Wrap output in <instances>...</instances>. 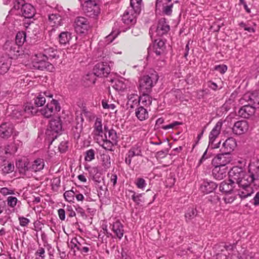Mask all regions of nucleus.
<instances>
[{"instance_id":"obj_1","label":"nucleus","mask_w":259,"mask_h":259,"mask_svg":"<svg viewBox=\"0 0 259 259\" xmlns=\"http://www.w3.org/2000/svg\"><path fill=\"white\" fill-rule=\"evenodd\" d=\"M240 166H235L228 172L229 179L223 181L219 189L224 194L237 190L241 199H245L253 193L252 185L254 179L259 178V163L253 161L249 166L248 172L244 171L242 166H245V160L238 161Z\"/></svg>"},{"instance_id":"obj_2","label":"nucleus","mask_w":259,"mask_h":259,"mask_svg":"<svg viewBox=\"0 0 259 259\" xmlns=\"http://www.w3.org/2000/svg\"><path fill=\"white\" fill-rule=\"evenodd\" d=\"M142 0H131L130 6L124 13L121 21L115 24V28L118 27L120 31H125L136 22V17L141 10Z\"/></svg>"},{"instance_id":"obj_3","label":"nucleus","mask_w":259,"mask_h":259,"mask_svg":"<svg viewBox=\"0 0 259 259\" xmlns=\"http://www.w3.org/2000/svg\"><path fill=\"white\" fill-rule=\"evenodd\" d=\"M158 75L155 71L143 76L140 80L139 90L143 94H148L158 79Z\"/></svg>"},{"instance_id":"obj_4","label":"nucleus","mask_w":259,"mask_h":259,"mask_svg":"<svg viewBox=\"0 0 259 259\" xmlns=\"http://www.w3.org/2000/svg\"><path fill=\"white\" fill-rule=\"evenodd\" d=\"M48 60L47 57L41 53L35 54L31 57V64L34 68L52 71L53 66Z\"/></svg>"},{"instance_id":"obj_5","label":"nucleus","mask_w":259,"mask_h":259,"mask_svg":"<svg viewBox=\"0 0 259 259\" xmlns=\"http://www.w3.org/2000/svg\"><path fill=\"white\" fill-rule=\"evenodd\" d=\"M169 30V26L165 21L164 18L159 20L157 25L151 26L149 34L151 39H154L157 36H161L166 33Z\"/></svg>"},{"instance_id":"obj_6","label":"nucleus","mask_w":259,"mask_h":259,"mask_svg":"<svg viewBox=\"0 0 259 259\" xmlns=\"http://www.w3.org/2000/svg\"><path fill=\"white\" fill-rule=\"evenodd\" d=\"M60 110L61 107L58 101L52 99L46 107L40 110V112L44 117L48 118L57 114Z\"/></svg>"},{"instance_id":"obj_7","label":"nucleus","mask_w":259,"mask_h":259,"mask_svg":"<svg viewBox=\"0 0 259 259\" xmlns=\"http://www.w3.org/2000/svg\"><path fill=\"white\" fill-rule=\"evenodd\" d=\"M154 39V43L153 46L152 51H148V59L150 60L151 58L158 60L160 56L162 54L165 49L164 42L160 39Z\"/></svg>"},{"instance_id":"obj_8","label":"nucleus","mask_w":259,"mask_h":259,"mask_svg":"<svg viewBox=\"0 0 259 259\" xmlns=\"http://www.w3.org/2000/svg\"><path fill=\"white\" fill-rule=\"evenodd\" d=\"M3 49L11 59L19 56L22 52V48L12 40H7L3 46Z\"/></svg>"},{"instance_id":"obj_9","label":"nucleus","mask_w":259,"mask_h":259,"mask_svg":"<svg viewBox=\"0 0 259 259\" xmlns=\"http://www.w3.org/2000/svg\"><path fill=\"white\" fill-rule=\"evenodd\" d=\"M62 129V122L59 117L52 119L47 130L46 134L52 138H56L57 134L60 133Z\"/></svg>"},{"instance_id":"obj_10","label":"nucleus","mask_w":259,"mask_h":259,"mask_svg":"<svg viewBox=\"0 0 259 259\" xmlns=\"http://www.w3.org/2000/svg\"><path fill=\"white\" fill-rule=\"evenodd\" d=\"M95 114L93 112L83 110L79 115L76 116V128L78 130V132H80L83 128V124L84 120V118L87 120L91 121L95 118Z\"/></svg>"},{"instance_id":"obj_11","label":"nucleus","mask_w":259,"mask_h":259,"mask_svg":"<svg viewBox=\"0 0 259 259\" xmlns=\"http://www.w3.org/2000/svg\"><path fill=\"white\" fill-rule=\"evenodd\" d=\"M84 7V10L87 14L91 17L97 16L100 13L99 7L92 0H79Z\"/></svg>"},{"instance_id":"obj_12","label":"nucleus","mask_w":259,"mask_h":259,"mask_svg":"<svg viewBox=\"0 0 259 259\" xmlns=\"http://www.w3.org/2000/svg\"><path fill=\"white\" fill-rule=\"evenodd\" d=\"M240 102L241 104L247 103V104L254 106V108H257L259 106V93L257 92L247 93L243 95L240 100Z\"/></svg>"},{"instance_id":"obj_13","label":"nucleus","mask_w":259,"mask_h":259,"mask_svg":"<svg viewBox=\"0 0 259 259\" xmlns=\"http://www.w3.org/2000/svg\"><path fill=\"white\" fill-rule=\"evenodd\" d=\"M88 20L84 17H79L74 21V28L77 33L83 34L86 33L90 28Z\"/></svg>"},{"instance_id":"obj_14","label":"nucleus","mask_w":259,"mask_h":259,"mask_svg":"<svg viewBox=\"0 0 259 259\" xmlns=\"http://www.w3.org/2000/svg\"><path fill=\"white\" fill-rule=\"evenodd\" d=\"M45 166L44 159L37 158L34 160L31 163L25 162L23 163V169L24 171L30 170L34 172L39 171L41 170Z\"/></svg>"},{"instance_id":"obj_15","label":"nucleus","mask_w":259,"mask_h":259,"mask_svg":"<svg viewBox=\"0 0 259 259\" xmlns=\"http://www.w3.org/2000/svg\"><path fill=\"white\" fill-rule=\"evenodd\" d=\"M231 160L232 157L230 155L224 152V153L217 155L212 159V163L214 166L227 167L226 165L229 164Z\"/></svg>"},{"instance_id":"obj_16","label":"nucleus","mask_w":259,"mask_h":259,"mask_svg":"<svg viewBox=\"0 0 259 259\" xmlns=\"http://www.w3.org/2000/svg\"><path fill=\"white\" fill-rule=\"evenodd\" d=\"M110 72V68L107 63L100 62L94 67V73L96 76H107Z\"/></svg>"},{"instance_id":"obj_17","label":"nucleus","mask_w":259,"mask_h":259,"mask_svg":"<svg viewBox=\"0 0 259 259\" xmlns=\"http://www.w3.org/2000/svg\"><path fill=\"white\" fill-rule=\"evenodd\" d=\"M14 131L13 124L11 122H5L0 125V137L8 139L13 134Z\"/></svg>"},{"instance_id":"obj_18","label":"nucleus","mask_w":259,"mask_h":259,"mask_svg":"<svg viewBox=\"0 0 259 259\" xmlns=\"http://www.w3.org/2000/svg\"><path fill=\"white\" fill-rule=\"evenodd\" d=\"M222 123L221 122H218L210 132L209 135V146L211 148H218V146H213V144L216 138L220 135L222 128Z\"/></svg>"},{"instance_id":"obj_19","label":"nucleus","mask_w":259,"mask_h":259,"mask_svg":"<svg viewBox=\"0 0 259 259\" xmlns=\"http://www.w3.org/2000/svg\"><path fill=\"white\" fill-rule=\"evenodd\" d=\"M249 128L248 122L245 120L236 122L232 128L233 133L236 135H240L246 133Z\"/></svg>"},{"instance_id":"obj_20","label":"nucleus","mask_w":259,"mask_h":259,"mask_svg":"<svg viewBox=\"0 0 259 259\" xmlns=\"http://www.w3.org/2000/svg\"><path fill=\"white\" fill-rule=\"evenodd\" d=\"M110 228L117 238L119 239L122 238L124 232L123 225L119 220H115L112 223H111Z\"/></svg>"},{"instance_id":"obj_21","label":"nucleus","mask_w":259,"mask_h":259,"mask_svg":"<svg viewBox=\"0 0 259 259\" xmlns=\"http://www.w3.org/2000/svg\"><path fill=\"white\" fill-rule=\"evenodd\" d=\"M161 6H162V11L165 15H170L171 14L173 4L170 2V0H164L163 2L160 0H157L156 9H160Z\"/></svg>"},{"instance_id":"obj_22","label":"nucleus","mask_w":259,"mask_h":259,"mask_svg":"<svg viewBox=\"0 0 259 259\" xmlns=\"http://www.w3.org/2000/svg\"><path fill=\"white\" fill-rule=\"evenodd\" d=\"M238 111L239 115L243 118H248L255 112L254 106H252L250 104H245Z\"/></svg>"},{"instance_id":"obj_23","label":"nucleus","mask_w":259,"mask_h":259,"mask_svg":"<svg viewBox=\"0 0 259 259\" xmlns=\"http://www.w3.org/2000/svg\"><path fill=\"white\" fill-rule=\"evenodd\" d=\"M22 15L26 18H32L35 13V10L33 6L30 4H25L22 5L21 8Z\"/></svg>"},{"instance_id":"obj_24","label":"nucleus","mask_w":259,"mask_h":259,"mask_svg":"<svg viewBox=\"0 0 259 259\" xmlns=\"http://www.w3.org/2000/svg\"><path fill=\"white\" fill-rule=\"evenodd\" d=\"M128 83V80L120 78L112 81V87L115 90L122 92L127 88Z\"/></svg>"},{"instance_id":"obj_25","label":"nucleus","mask_w":259,"mask_h":259,"mask_svg":"<svg viewBox=\"0 0 259 259\" xmlns=\"http://www.w3.org/2000/svg\"><path fill=\"white\" fill-rule=\"evenodd\" d=\"M41 48L44 50L42 54L47 57L48 60L54 59L57 57V50L54 47L44 44H41Z\"/></svg>"},{"instance_id":"obj_26","label":"nucleus","mask_w":259,"mask_h":259,"mask_svg":"<svg viewBox=\"0 0 259 259\" xmlns=\"http://www.w3.org/2000/svg\"><path fill=\"white\" fill-rule=\"evenodd\" d=\"M227 172V167L214 166V168L212 169L213 176L215 179L219 180L223 179L226 176Z\"/></svg>"},{"instance_id":"obj_27","label":"nucleus","mask_w":259,"mask_h":259,"mask_svg":"<svg viewBox=\"0 0 259 259\" xmlns=\"http://www.w3.org/2000/svg\"><path fill=\"white\" fill-rule=\"evenodd\" d=\"M11 59L5 55L0 58V73L3 74L8 71L11 65Z\"/></svg>"},{"instance_id":"obj_28","label":"nucleus","mask_w":259,"mask_h":259,"mask_svg":"<svg viewBox=\"0 0 259 259\" xmlns=\"http://www.w3.org/2000/svg\"><path fill=\"white\" fill-rule=\"evenodd\" d=\"M236 145V140L234 138H229L227 139L223 145L224 152L230 154L234 150Z\"/></svg>"},{"instance_id":"obj_29","label":"nucleus","mask_w":259,"mask_h":259,"mask_svg":"<svg viewBox=\"0 0 259 259\" xmlns=\"http://www.w3.org/2000/svg\"><path fill=\"white\" fill-rule=\"evenodd\" d=\"M216 184L211 181H204L200 186V190L204 193L212 192L217 188Z\"/></svg>"},{"instance_id":"obj_30","label":"nucleus","mask_w":259,"mask_h":259,"mask_svg":"<svg viewBox=\"0 0 259 259\" xmlns=\"http://www.w3.org/2000/svg\"><path fill=\"white\" fill-rule=\"evenodd\" d=\"M3 164L0 166V169L4 175L10 174L14 170L15 166L13 163L6 159H1Z\"/></svg>"},{"instance_id":"obj_31","label":"nucleus","mask_w":259,"mask_h":259,"mask_svg":"<svg viewBox=\"0 0 259 259\" xmlns=\"http://www.w3.org/2000/svg\"><path fill=\"white\" fill-rule=\"evenodd\" d=\"M94 133L98 137H102L104 132L103 130L102 118L98 117L96 118L94 125Z\"/></svg>"},{"instance_id":"obj_32","label":"nucleus","mask_w":259,"mask_h":259,"mask_svg":"<svg viewBox=\"0 0 259 259\" xmlns=\"http://www.w3.org/2000/svg\"><path fill=\"white\" fill-rule=\"evenodd\" d=\"M22 108L24 118L32 116L35 114L37 111L36 107H34L30 103H27L24 105V107Z\"/></svg>"},{"instance_id":"obj_33","label":"nucleus","mask_w":259,"mask_h":259,"mask_svg":"<svg viewBox=\"0 0 259 259\" xmlns=\"http://www.w3.org/2000/svg\"><path fill=\"white\" fill-rule=\"evenodd\" d=\"M49 24L53 27H58L63 24L61 17L58 14H52L49 16Z\"/></svg>"},{"instance_id":"obj_34","label":"nucleus","mask_w":259,"mask_h":259,"mask_svg":"<svg viewBox=\"0 0 259 259\" xmlns=\"http://www.w3.org/2000/svg\"><path fill=\"white\" fill-rule=\"evenodd\" d=\"M135 114L137 118L140 121L145 120L149 117L147 109L143 106H140L136 109Z\"/></svg>"},{"instance_id":"obj_35","label":"nucleus","mask_w":259,"mask_h":259,"mask_svg":"<svg viewBox=\"0 0 259 259\" xmlns=\"http://www.w3.org/2000/svg\"><path fill=\"white\" fill-rule=\"evenodd\" d=\"M100 138L101 140H99V138H97V142L99 143V144L105 150L113 151L112 148L115 142L104 138L103 136L102 137Z\"/></svg>"},{"instance_id":"obj_36","label":"nucleus","mask_w":259,"mask_h":259,"mask_svg":"<svg viewBox=\"0 0 259 259\" xmlns=\"http://www.w3.org/2000/svg\"><path fill=\"white\" fill-rule=\"evenodd\" d=\"M224 194L223 200L226 204L232 203L239 196L237 190Z\"/></svg>"},{"instance_id":"obj_37","label":"nucleus","mask_w":259,"mask_h":259,"mask_svg":"<svg viewBox=\"0 0 259 259\" xmlns=\"http://www.w3.org/2000/svg\"><path fill=\"white\" fill-rule=\"evenodd\" d=\"M127 104L130 106L131 108H134V106L139 103V97L137 94V92L135 93H128L127 95Z\"/></svg>"},{"instance_id":"obj_38","label":"nucleus","mask_w":259,"mask_h":259,"mask_svg":"<svg viewBox=\"0 0 259 259\" xmlns=\"http://www.w3.org/2000/svg\"><path fill=\"white\" fill-rule=\"evenodd\" d=\"M127 154L129 155L130 157L141 156L142 151L140 144L137 143V144L132 146V147L128 151Z\"/></svg>"},{"instance_id":"obj_39","label":"nucleus","mask_w":259,"mask_h":259,"mask_svg":"<svg viewBox=\"0 0 259 259\" xmlns=\"http://www.w3.org/2000/svg\"><path fill=\"white\" fill-rule=\"evenodd\" d=\"M71 33L68 31H63L59 35V41L61 44L66 45L71 39Z\"/></svg>"},{"instance_id":"obj_40","label":"nucleus","mask_w":259,"mask_h":259,"mask_svg":"<svg viewBox=\"0 0 259 259\" xmlns=\"http://www.w3.org/2000/svg\"><path fill=\"white\" fill-rule=\"evenodd\" d=\"M105 133H104V138L116 142L117 139V135L116 132L113 130H107L105 126L104 127Z\"/></svg>"},{"instance_id":"obj_41","label":"nucleus","mask_w":259,"mask_h":259,"mask_svg":"<svg viewBox=\"0 0 259 259\" xmlns=\"http://www.w3.org/2000/svg\"><path fill=\"white\" fill-rule=\"evenodd\" d=\"M139 103L141 104V106L147 107L151 104L152 100L151 98L148 96V94H143L141 97H139Z\"/></svg>"},{"instance_id":"obj_42","label":"nucleus","mask_w":259,"mask_h":259,"mask_svg":"<svg viewBox=\"0 0 259 259\" xmlns=\"http://www.w3.org/2000/svg\"><path fill=\"white\" fill-rule=\"evenodd\" d=\"M26 40V33L23 31L18 32L16 36V41H14L20 47Z\"/></svg>"},{"instance_id":"obj_43","label":"nucleus","mask_w":259,"mask_h":259,"mask_svg":"<svg viewBox=\"0 0 259 259\" xmlns=\"http://www.w3.org/2000/svg\"><path fill=\"white\" fill-rule=\"evenodd\" d=\"M12 116L16 119L24 118L22 108L20 106L15 107L12 111Z\"/></svg>"},{"instance_id":"obj_44","label":"nucleus","mask_w":259,"mask_h":259,"mask_svg":"<svg viewBox=\"0 0 259 259\" xmlns=\"http://www.w3.org/2000/svg\"><path fill=\"white\" fill-rule=\"evenodd\" d=\"M101 161L103 166L105 168H108L111 165L110 157L108 154H102L101 155Z\"/></svg>"},{"instance_id":"obj_45","label":"nucleus","mask_w":259,"mask_h":259,"mask_svg":"<svg viewBox=\"0 0 259 259\" xmlns=\"http://www.w3.org/2000/svg\"><path fill=\"white\" fill-rule=\"evenodd\" d=\"M121 31L119 29L118 27V30L117 31H112L109 35L107 36L105 38V41L107 44H109L117 36V35L119 34Z\"/></svg>"},{"instance_id":"obj_46","label":"nucleus","mask_w":259,"mask_h":259,"mask_svg":"<svg viewBox=\"0 0 259 259\" xmlns=\"http://www.w3.org/2000/svg\"><path fill=\"white\" fill-rule=\"evenodd\" d=\"M197 214L196 209L190 207L188 209L185 213V218L187 220H190L194 218Z\"/></svg>"},{"instance_id":"obj_47","label":"nucleus","mask_w":259,"mask_h":259,"mask_svg":"<svg viewBox=\"0 0 259 259\" xmlns=\"http://www.w3.org/2000/svg\"><path fill=\"white\" fill-rule=\"evenodd\" d=\"M46 103V98L42 94H39L34 99V103L36 106H42Z\"/></svg>"},{"instance_id":"obj_48","label":"nucleus","mask_w":259,"mask_h":259,"mask_svg":"<svg viewBox=\"0 0 259 259\" xmlns=\"http://www.w3.org/2000/svg\"><path fill=\"white\" fill-rule=\"evenodd\" d=\"M18 201L17 198L13 196H9L7 199L8 205L12 208L16 206Z\"/></svg>"},{"instance_id":"obj_49","label":"nucleus","mask_w":259,"mask_h":259,"mask_svg":"<svg viewBox=\"0 0 259 259\" xmlns=\"http://www.w3.org/2000/svg\"><path fill=\"white\" fill-rule=\"evenodd\" d=\"M136 185L139 189L144 190L147 185V183L144 179L138 178L136 180Z\"/></svg>"},{"instance_id":"obj_50","label":"nucleus","mask_w":259,"mask_h":259,"mask_svg":"<svg viewBox=\"0 0 259 259\" xmlns=\"http://www.w3.org/2000/svg\"><path fill=\"white\" fill-rule=\"evenodd\" d=\"M227 254H229L228 250L224 247V249L221 250V252L217 253L215 259H228Z\"/></svg>"},{"instance_id":"obj_51","label":"nucleus","mask_w":259,"mask_h":259,"mask_svg":"<svg viewBox=\"0 0 259 259\" xmlns=\"http://www.w3.org/2000/svg\"><path fill=\"white\" fill-rule=\"evenodd\" d=\"M17 147L15 143L8 145L6 149V153L14 154L17 151Z\"/></svg>"},{"instance_id":"obj_52","label":"nucleus","mask_w":259,"mask_h":259,"mask_svg":"<svg viewBox=\"0 0 259 259\" xmlns=\"http://www.w3.org/2000/svg\"><path fill=\"white\" fill-rule=\"evenodd\" d=\"M65 200L68 202H72L74 199V192L72 190L67 191L64 193Z\"/></svg>"},{"instance_id":"obj_53","label":"nucleus","mask_w":259,"mask_h":259,"mask_svg":"<svg viewBox=\"0 0 259 259\" xmlns=\"http://www.w3.org/2000/svg\"><path fill=\"white\" fill-rule=\"evenodd\" d=\"M95 150L91 149L87 151L85 156V160L88 161H91L95 158Z\"/></svg>"},{"instance_id":"obj_54","label":"nucleus","mask_w":259,"mask_h":259,"mask_svg":"<svg viewBox=\"0 0 259 259\" xmlns=\"http://www.w3.org/2000/svg\"><path fill=\"white\" fill-rule=\"evenodd\" d=\"M96 75L94 72H90L86 74L84 77V79L89 81L91 83H95L96 78Z\"/></svg>"},{"instance_id":"obj_55","label":"nucleus","mask_w":259,"mask_h":259,"mask_svg":"<svg viewBox=\"0 0 259 259\" xmlns=\"http://www.w3.org/2000/svg\"><path fill=\"white\" fill-rule=\"evenodd\" d=\"M0 193L4 196L14 194V190L7 187H4L0 189Z\"/></svg>"},{"instance_id":"obj_56","label":"nucleus","mask_w":259,"mask_h":259,"mask_svg":"<svg viewBox=\"0 0 259 259\" xmlns=\"http://www.w3.org/2000/svg\"><path fill=\"white\" fill-rule=\"evenodd\" d=\"M102 105L104 109L109 110H113L116 107L114 104H108L106 100L102 101Z\"/></svg>"},{"instance_id":"obj_57","label":"nucleus","mask_w":259,"mask_h":259,"mask_svg":"<svg viewBox=\"0 0 259 259\" xmlns=\"http://www.w3.org/2000/svg\"><path fill=\"white\" fill-rule=\"evenodd\" d=\"M70 244L72 248H76L77 250H81V245L76 238L71 240Z\"/></svg>"},{"instance_id":"obj_58","label":"nucleus","mask_w":259,"mask_h":259,"mask_svg":"<svg viewBox=\"0 0 259 259\" xmlns=\"http://www.w3.org/2000/svg\"><path fill=\"white\" fill-rule=\"evenodd\" d=\"M181 124H182V123L180 122L174 121V122H172V123H171L170 124H169L163 126L162 127V128L164 130H167L170 129V128H174L176 126H177L178 125H180Z\"/></svg>"},{"instance_id":"obj_59","label":"nucleus","mask_w":259,"mask_h":259,"mask_svg":"<svg viewBox=\"0 0 259 259\" xmlns=\"http://www.w3.org/2000/svg\"><path fill=\"white\" fill-rule=\"evenodd\" d=\"M215 70L222 74H224L227 70V67L225 65H218L215 67Z\"/></svg>"},{"instance_id":"obj_60","label":"nucleus","mask_w":259,"mask_h":259,"mask_svg":"<svg viewBox=\"0 0 259 259\" xmlns=\"http://www.w3.org/2000/svg\"><path fill=\"white\" fill-rule=\"evenodd\" d=\"M19 223L20 225L21 226L25 227L30 222V221L27 218H26L25 217H19Z\"/></svg>"},{"instance_id":"obj_61","label":"nucleus","mask_w":259,"mask_h":259,"mask_svg":"<svg viewBox=\"0 0 259 259\" xmlns=\"http://www.w3.org/2000/svg\"><path fill=\"white\" fill-rule=\"evenodd\" d=\"M254 254L252 252L248 253V251L243 254L240 259H255Z\"/></svg>"},{"instance_id":"obj_62","label":"nucleus","mask_w":259,"mask_h":259,"mask_svg":"<svg viewBox=\"0 0 259 259\" xmlns=\"http://www.w3.org/2000/svg\"><path fill=\"white\" fill-rule=\"evenodd\" d=\"M45 252V249L44 248L39 247L35 252V255L36 256L38 255V257H43V258H44ZM36 257H37V256Z\"/></svg>"},{"instance_id":"obj_63","label":"nucleus","mask_w":259,"mask_h":259,"mask_svg":"<svg viewBox=\"0 0 259 259\" xmlns=\"http://www.w3.org/2000/svg\"><path fill=\"white\" fill-rule=\"evenodd\" d=\"M58 215L60 219L63 221L65 219V212L63 209L60 208L58 210Z\"/></svg>"},{"instance_id":"obj_64","label":"nucleus","mask_w":259,"mask_h":259,"mask_svg":"<svg viewBox=\"0 0 259 259\" xmlns=\"http://www.w3.org/2000/svg\"><path fill=\"white\" fill-rule=\"evenodd\" d=\"M253 203L256 206L259 205V192H257L254 197Z\"/></svg>"}]
</instances>
